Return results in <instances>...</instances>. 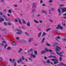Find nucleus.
I'll list each match as a JSON object with an SVG mask.
<instances>
[{"mask_svg":"<svg viewBox=\"0 0 66 66\" xmlns=\"http://www.w3.org/2000/svg\"><path fill=\"white\" fill-rule=\"evenodd\" d=\"M42 13H47V11H45L44 10H43L41 11Z\"/></svg>","mask_w":66,"mask_h":66,"instance_id":"nucleus-21","label":"nucleus"},{"mask_svg":"<svg viewBox=\"0 0 66 66\" xmlns=\"http://www.w3.org/2000/svg\"><path fill=\"white\" fill-rule=\"evenodd\" d=\"M36 6L35 5H34V6H33V8H36Z\"/></svg>","mask_w":66,"mask_h":66,"instance_id":"nucleus-43","label":"nucleus"},{"mask_svg":"<svg viewBox=\"0 0 66 66\" xmlns=\"http://www.w3.org/2000/svg\"><path fill=\"white\" fill-rule=\"evenodd\" d=\"M9 61L10 62H12V63H14L15 62V59H13V60L12 59H9Z\"/></svg>","mask_w":66,"mask_h":66,"instance_id":"nucleus-5","label":"nucleus"},{"mask_svg":"<svg viewBox=\"0 0 66 66\" xmlns=\"http://www.w3.org/2000/svg\"><path fill=\"white\" fill-rule=\"evenodd\" d=\"M32 56L33 57H34V58H35V57H36V56L35 55H33Z\"/></svg>","mask_w":66,"mask_h":66,"instance_id":"nucleus-53","label":"nucleus"},{"mask_svg":"<svg viewBox=\"0 0 66 66\" xmlns=\"http://www.w3.org/2000/svg\"><path fill=\"white\" fill-rule=\"evenodd\" d=\"M63 41H66V38L63 39Z\"/></svg>","mask_w":66,"mask_h":66,"instance_id":"nucleus-55","label":"nucleus"},{"mask_svg":"<svg viewBox=\"0 0 66 66\" xmlns=\"http://www.w3.org/2000/svg\"><path fill=\"white\" fill-rule=\"evenodd\" d=\"M32 50H33V49H32V48H31V49H30V51L31 52V51H32Z\"/></svg>","mask_w":66,"mask_h":66,"instance_id":"nucleus-58","label":"nucleus"},{"mask_svg":"<svg viewBox=\"0 0 66 66\" xmlns=\"http://www.w3.org/2000/svg\"><path fill=\"white\" fill-rule=\"evenodd\" d=\"M27 24V26L30 27V22L29 21H28V23Z\"/></svg>","mask_w":66,"mask_h":66,"instance_id":"nucleus-14","label":"nucleus"},{"mask_svg":"<svg viewBox=\"0 0 66 66\" xmlns=\"http://www.w3.org/2000/svg\"><path fill=\"white\" fill-rule=\"evenodd\" d=\"M12 44L13 46H16V43L15 42H13L12 43Z\"/></svg>","mask_w":66,"mask_h":66,"instance_id":"nucleus-11","label":"nucleus"},{"mask_svg":"<svg viewBox=\"0 0 66 66\" xmlns=\"http://www.w3.org/2000/svg\"><path fill=\"white\" fill-rule=\"evenodd\" d=\"M22 50H23L22 48H19V50L18 51V53H21V51H22Z\"/></svg>","mask_w":66,"mask_h":66,"instance_id":"nucleus-7","label":"nucleus"},{"mask_svg":"<svg viewBox=\"0 0 66 66\" xmlns=\"http://www.w3.org/2000/svg\"><path fill=\"white\" fill-rule=\"evenodd\" d=\"M60 54H63V53H64V51H62V52H60Z\"/></svg>","mask_w":66,"mask_h":66,"instance_id":"nucleus-62","label":"nucleus"},{"mask_svg":"<svg viewBox=\"0 0 66 66\" xmlns=\"http://www.w3.org/2000/svg\"><path fill=\"white\" fill-rule=\"evenodd\" d=\"M49 20H50V21L51 22H53V21L51 20V19Z\"/></svg>","mask_w":66,"mask_h":66,"instance_id":"nucleus-60","label":"nucleus"},{"mask_svg":"<svg viewBox=\"0 0 66 66\" xmlns=\"http://www.w3.org/2000/svg\"><path fill=\"white\" fill-rule=\"evenodd\" d=\"M60 38H61L59 36H58L57 37H56L55 38L56 40H57V42H59V40L58 39H60Z\"/></svg>","mask_w":66,"mask_h":66,"instance_id":"nucleus-8","label":"nucleus"},{"mask_svg":"<svg viewBox=\"0 0 66 66\" xmlns=\"http://www.w3.org/2000/svg\"><path fill=\"white\" fill-rule=\"evenodd\" d=\"M22 21H23V23H24V24H26V22L24 20V19H22Z\"/></svg>","mask_w":66,"mask_h":66,"instance_id":"nucleus-27","label":"nucleus"},{"mask_svg":"<svg viewBox=\"0 0 66 66\" xmlns=\"http://www.w3.org/2000/svg\"><path fill=\"white\" fill-rule=\"evenodd\" d=\"M22 61V58H21L18 61L17 63H20V62H21Z\"/></svg>","mask_w":66,"mask_h":66,"instance_id":"nucleus-9","label":"nucleus"},{"mask_svg":"<svg viewBox=\"0 0 66 66\" xmlns=\"http://www.w3.org/2000/svg\"><path fill=\"white\" fill-rule=\"evenodd\" d=\"M19 38L18 37H16V39H19Z\"/></svg>","mask_w":66,"mask_h":66,"instance_id":"nucleus-63","label":"nucleus"},{"mask_svg":"<svg viewBox=\"0 0 66 66\" xmlns=\"http://www.w3.org/2000/svg\"><path fill=\"white\" fill-rule=\"evenodd\" d=\"M19 29H19H17V31L18 32H16L17 34H18L19 35H21V34H22V30H21V29L20 28V27L19 28Z\"/></svg>","mask_w":66,"mask_h":66,"instance_id":"nucleus-2","label":"nucleus"},{"mask_svg":"<svg viewBox=\"0 0 66 66\" xmlns=\"http://www.w3.org/2000/svg\"><path fill=\"white\" fill-rule=\"evenodd\" d=\"M4 23L5 26H6L7 25V23H6V22H4Z\"/></svg>","mask_w":66,"mask_h":66,"instance_id":"nucleus-38","label":"nucleus"},{"mask_svg":"<svg viewBox=\"0 0 66 66\" xmlns=\"http://www.w3.org/2000/svg\"><path fill=\"white\" fill-rule=\"evenodd\" d=\"M34 20V22L35 23H39V22L38 21L35 20Z\"/></svg>","mask_w":66,"mask_h":66,"instance_id":"nucleus-17","label":"nucleus"},{"mask_svg":"<svg viewBox=\"0 0 66 66\" xmlns=\"http://www.w3.org/2000/svg\"><path fill=\"white\" fill-rule=\"evenodd\" d=\"M20 42H22V43H24L25 42V41L24 40H21Z\"/></svg>","mask_w":66,"mask_h":66,"instance_id":"nucleus-36","label":"nucleus"},{"mask_svg":"<svg viewBox=\"0 0 66 66\" xmlns=\"http://www.w3.org/2000/svg\"><path fill=\"white\" fill-rule=\"evenodd\" d=\"M8 12L9 13H12V11L11 10H9Z\"/></svg>","mask_w":66,"mask_h":66,"instance_id":"nucleus-33","label":"nucleus"},{"mask_svg":"<svg viewBox=\"0 0 66 66\" xmlns=\"http://www.w3.org/2000/svg\"><path fill=\"white\" fill-rule=\"evenodd\" d=\"M45 51H46L47 52H48V50L47 48H45Z\"/></svg>","mask_w":66,"mask_h":66,"instance_id":"nucleus-39","label":"nucleus"},{"mask_svg":"<svg viewBox=\"0 0 66 66\" xmlns=\"http://www.w3.org/2000/svg\"><path fill=\"white\" fill-rule=\"evenodd\" d=\"M7 15L8 17H10V16H11V15H10V14H7Z\"/></svg>","mask_w":66,"mask_h":66,"instance_id":"nucleus-57","label":"nucleus"},{"mask_svg":"<svg viewBox=\"0 0 66 66\" xmlns=\"http://www.w3.org/2000/svg\"><path fill=\"white\" fill-rule=\"evenodd\" d=\"M7 49L8 50H11V47H9L7 48Z\"/></svg>","mask_w":66,"mask_h":66,"instance_id":"nucleus-22","label":"nucleus"},{"mask_svg":"<svg viewBox=\"0 0 66 66\" xmlns=\"http://www.w3.org/2000/svg\"><path fill=\"white\" fill-rule=\"evenodd\" d=\"M40 3H42L43 2V0H41L40 1Z\"/></svg>","mask_w":66,"mask_h":66,"instance_id":"nucleus-47","label":"nucleus"},{"mask_svg":"<svg viewBox=\"0 0 66 66\" xmlns=\"http://www.w3.org/2000/svg\"><path fill=\"white\" fill-rule=\"evenodd\" d=\"M48 51H49V52H52V50L50 49H49L48 50Z\"/></svg>","mask_w":66,"mask_h":66,"instance_id":"nucleus-49","label":"nucleus"},{"mask_svg":"<svg viewBox=\"0 0 66 66\" xmlns=\"http://www.w3.org/2000/svg\"><path fill=\"white\" fill-rule=\"evenodd\" d=\"M55 45H57L58 43L57 42H55L54 43Z\"/></svg>","mask_w":66,"mask_h":66,"instance_id":"nucleus-59","label":"nucleus"},{"mask_svg":"<svg viewBox=\"0 0 66 66\" xmlns=\"http://www.w3.org/2000/svg\"><path fill=\"white\" fill-rule=\"evenodd\" d=\"M0 15H3V13L2 12H0Z\"/></svg>","mask_w":66,"mask_h":66,"instance_id":"nucleus-46","label":"nucleus"},{"mask_svg":"<svg viewBox=\"0 0 66 66\" xmlns=\"http://www.w3.org/2000/svg\"><path fill=\"white\" fill-rule=\"evenodd\" d=\"M45 40V38H43L41 42L42 44H43V43L44 42V41Z\"/></svg>","mask_w":66,"mask_h":66,"instance_id":"nucleus-12","label":"nucleus"},{"mask_svg":"<svg viewBox=\"0 0 66 66\" xmlns=\"http://www.w3.org/2000/svg\"><path fill=\"white\" fill-rule=\"evenodd\" d=\"M59 6L60 7H64V6H65V5L61 4Z\"/></svg>","mask_w":66,"mask_h":66,"instance_id":"nucleus-23","label":"nucleus"},{"mask_svg":"<svg viewBox=\"0 0 66 66\" xmlns=\"http://www.w3.org/2000/svg\"><path fill=\"white\" fill-rule=\"evenodd\" d=\"M18 19L19 20V22L20 24H21V20L19 18H18Z\"/></svg>","mask_w":66,"mask_h":66,"instance_id":"nucleus-26","label":"nucleus"},{"mask_svg":"<svg viewBox=\"0 0 66 66\" xmlns=\"http://www.w3.org/2000/svg\"><path fill=\"white\" fill-rule=\"evenodd\" d=\"M36 11V9H34L32 10V13H34V12H35Z\"/></svg>","mask_w":66,"mask_h":66,"instance_id":"nucleus-19","label":"nucleus"},{"mask_svg":"<svg viewBox=\"0 0 66 66\" xmlns=\"http://www.w3.org/2000/svg\"><path fill=\"white\" fill-rule=\"evenodd\" d=\"M59 60L60 61V62H61V61H62V58L61 56H60L59 57Z\"/></svg>","mask_w":66,"mask_h":66,"instance_id":"nucleus-20","label":"nucleus"},{"mask_svg":"<svg viewBox=\"0 0 66 66\" xmlns=\"http://www.w3.org/2000/svg\"><path fill=\"white\" fill-rule=\"evenodd\" d=\"M7 44H6L4 46V48H5L7 47Z\"/></svg>","mask_w":66,"mask_h":66,"instance_id":"nucleus-40","label":"nucleus"},{"mask_svg":"<svg viewBox=\"0 0 66 66\" xmlns=\"http://www.w3.org/2000/svg\"><path fill=\"white\" fill-rule=\"evenodd\" d=\"M63 16H66V13L63 14Z\"/></svg>","mask_w":66,"mask_h":66,"instance_id":"nucleus-64","label":"nucleus"},{"mask_svg":"<svg viewBox=\"0 0 66 66\" xmlns=\"http://www.w3.org/2000/svg\"><path fill=\"white\" fill-rule=\"evenodd\" d=\"M61 65H62L63 66H66V64L63 63V62H61Z\"/></svg>","mask_w":66,"mask_h":66,"instance_id":"nucleus-24","label":"nucleus"},{"mask_svg":"<svg viewBox=\"0 0 66 66\" xmlns=\"http://www.w3.org/2000/svg\"><path fill=\"white\" fill-rule=\"evenodd\" d=\"M62 25L63 26H64V27H65L66 24L65 23L63 22L62 23Z\"/></svg>","mask_w":66,"mask_h":66,"instance_id":"nucleus-18","label":"nucleus"},{"mask_svg":"<svg viewBox=\"0 0 66 66\" xmlns=\"http://www.w3.org/2000/svg\"><path fill=\"white\" fill-rule=\"evenodd\" d=\"M46 33L45 32H44L43 33L42 35V36L43 37L44 36H45V35H46Z\"/></svg>","mask_w":66,"mask_h":66,"instance_id":"nucleus-29","label":"nucleus"},{"mask_svg":"<svg viewBox=\"0 0 66 66\" xmlns=\"http://www.w3.org/2000/svg\"><path fill=\"white\" fill-rule=\"evenodd\" d=\"M39 22L40 23H42V22H43V21L42 20H39Z\"/></svg>","mask_w":66,"mask_h":66,"instance_id":"nucleus-41","label":"nucleus"},{"mask_svg":"<svg viewBox=\"0 0 66 66\" xmlns=\"http://www.w3.org/2000/svg\"><path fill=\"white\" fill-rule=\"evenodd\" d=\"M48 58H47V57H46V56H45L44 57V59L45 60H47Z\"/></svg>","mask_w":66,"mask_h":66,"instance_id":"nucleus-51","label":"nucleus"},{"mask_svg":"<svg viewBox=\"0 0 66 66\" xmlns=\"http://www.w3.org/2000/svg\"><path fill=\"white\" fill-rule=\"evenodd\" d=\"M61 25L60 24H58L57 26V27H56V29H59L60 28L61 29H63V27L62 26H60Z\"/></svg>","mask_w":66,"mask_h":66,"instance_id":"nucleus-3","label":"nucleus"},{"mask_svg":"<svg viewBox=\"0 0 66 66\" xmlns=\"http://www.w3.org/2000/svg\"><path fill=\"white\" fill-rule=\"evenodd\" d=\"M54 64H57L59 63V61L57 59H56L55 61H54Z\"/></svg>","mask_w":66,"mask_h":66,"instance_id":"nucleus-4","label":"nucleus"},{"mask_svg":"<svg viewBox=\"0 0 66 66\" xmlns=\"http://www.w3.org/2000/svg\"><path fill=\"white\" fill-rule=\"evenodd\" d=\"M46 45V46H51L49 44V43H47Z\"/></svg>","mask_w":66,"mask_h":66,"instance_id":"nucleus-32","label":"nucleus"},{"mask_svg":"<svg viewBox=\"0 0 66 66\" xmlns=\"http://www.w3.org/2000/svg\"><path fill=\"white\" fill-rule=\"evenodd\" d=\"M2 31H7V29H3L2 30Z\"/></svg>","mask_w":66,"mask_h":66,"instance_id":"nucleus-35","label":"nucleus"},{"mask_svg":"<svg viewBox=\"0 0 66 66\" xmlns=\"http://www.w3.org/2000/svg\"><path fill=\"white\" fill-rule=\"evenodd\" d=\"M50 30V28H48L46 29V32H48V31H49Z\"/></svg>","mask_w":66,"mask_h":66,"instance_id":"nucleus-34","label":"nucleus"},{"mask_svg":"<svg viewBox=\"0 0 66 66\" xmlns=\"http://www.w3.org/2000/svg\"><path fill=\"white\" fill-rule=\"evenodd\" d=\"M34 52L35 53L36 55H37V51H34Z\"/></svg>","mask_w":66,"mask_h":66,"instance_id":"nucleus-30","label":"nucleus"},{"mask_svg":"<svg viewBox=\"0 0 66 66\" xmlns=\"http://www.w3.org/2000/svg\"><path fill=\"white\" fill-rule=\"evenodd\" d=\"M33 40V38H30L28 39V42L29 43H31L32 41Z\"/></svg>","mask_w":66,"mask_h":66,"instance_id":"nucleus-6","label":"nucleus"},{"mask_svg":"<svg viewBox=\"0 0 66 66\" xmlns=\"http://www.w3.org/2000/svg\"><path fill=\"white\" fill-rule=\"evenodd\" d=\"M46 62L47 63H48V64L50 63V61H49V60H47L46 61Z\"/></svg>","mask_w":66,"mask_h":66,"instance_id":"nucleus-31","label":"nucleus"},{"mask_svg":"<svg viewBox=\"0 0 66 66\" xmlns=\"http://www.w3.org/2000/svg\"><path fill=\"white\" fill-rule=\"evenodd\" d=\"M2 43H3L4 44H5L6 43V42L5 41H2Z\"/></svg>","mask_w":66,"mask_h":66,"instance_id":"nucleus-48","label":"nucleus"},{"mask_svg":"<svg viewBox=\"0 0 66 66\" xmlns=\"http://www.w3.org/2000/svg\"><path fill=\"white\" fill-rule=\"evenodd\" d=\"M46 52V51H43L41 52V54H44V53H45Z\"/></svg>","mask_w":66,"mask_h":66,"instance_id":"nucleus-10","label":"nucleus"},{"mask_svg":"<svg viewBox=\"0 0 66 66\" xmlns=\"http://www.w3.org/2000/svg\"><path fill=\"white\" fill-rule=\"evenodd\" d=\"M49 2H50V3H51V2H53V1L52 0H51L49 1Z\"/></svg>","mask_w":66,"mask_h":66,"instance_id":"nucleus-42","label":"nucleus"},{"mask_svg":"<svg viewBox=\"0 0 66 66\" xmlns=\"http://www.w3.org/2000/svg\"><path fill=\"white\" fill-rule=\"evenodd\" d=\"M16 62H15L14 63V66H16Z\"/></svg>","mask_w":66,"mask_h":66,"instance_id":"nucleus-54","label":"nucleus"},{"mask_svg":"<svg viewBox=\"0 0 66 66\" xmlns=\"http://www.w3.org/2000/svg\"><path fill=\"white\" fill-rule=\"evenodd\" d=\"M4 20L3 19L1 18L0 19V22H2V21H4Z\"/></svg>","mask_w":66,"mask_h":66,"instance_id":"nucleus-16","label":"nucleus"},{"mask_svg":"<svg viewBox=\"0 0 66 66\" xmlns=\"http://www.w3.org/2000/svg\"><path fill=\"white\" fill-rule=\"evenodd\" d=\"M25 34H26V35H27V36H29V35H30L29 34H28V32H25Z\"/></svg>","mask_w":66,"mask_h":66,"instance_id":"nucleus-28","label":"nucleus"},{"mask_svg":"<svg viewBox=\"0 0 66 66\" xmlns=\"http://www.w3.org/2000/svg\"><path fill=\"white\" fill-rule=\"evenodd\" d=\"M52 56L50 55L48 57V58H51V57H52Z\"/></svg>","mask_w":66,"mask_h":66,"instance_id":"nucleus-45","label":"nucleus"},{"mask_svg":"<svg viewBox=\"0 0 66 66\" xmlns=\"http://www.w3.org/2000/svg\"><path fill=\"white\" fill-rule=\"evenodd\" d=\"M56 59H52V61H55V60Z\"/></svg>","mask_w":66,"mask_h":66,"instance_id":"nucleus-44","label":"nucleus"},{"mask_svg":"<svg viewBox=\"0 0 66 66\" xmlns=\"http://www.w3.org/2000/svg\"><path fill=\"white\" fill-rule=\"evenodd\" d=\"M13 6L15 7H17V5H13Z\"/></svg>","mask_w":66,"mask_h":66,"instance_id":"nucleus-52","label":"nucleus"},{"mask_svg":"<svg viewBox=\"0 0 66 66\" xmlns=\"http://www.w3.org/2000/svg\"><path fill=\"white\" fill-rule=\"evenodd\" d=\"M2 61V58L0 57V61Z\"/></svg>","mask_w":66,"mask_h":66,"instance_id":"nucleus-56","label":"nucleus"},{"mask_svg":"<svg viewBox=\"0 0 66 66\" xmlns=\"http://www.w3.org/2000/svg\"><path fill=\"white\" fill-rule=\"evenodd\" d=\"M22 60H24V57L23 56H22Z\"/></svg>","mask_w":66,"mask_h":66,"instance_id":"nucleus-37","label":"nucleus"},{"mask_svg":"<svg viewBox=\"0 0 66 66\" xmlns=\"http://www.w3.org/2000/svg\"><path fill=\"white\" fill-rule=\"evenodd\" d=\"M41 35H42V32L39 33L38 35V37H40V36H41Z\"/></svg>","mask_w":66,"mask_h":66,"instance_id":"nucleus-13","label":"nucleus"},{"mask_svg":"<svg viewBox=\"0 0 66 66\" xmlns=\"http://www.w3.org/2000/svg\"><path fill=\"white\" fill-rule=\"evenodd\" d=\"M8 25H9V26H11V24L10 23H8Z\"/></svg>","mask_w":66,"mask_h":66,"instance_id":"nucleus-61","label":"nucleus"},{"mask_svg":"<svg viewBox=\"0 0 66 66\" xmlns=\"http://www.w3.org/2000/svg\"><path fill=\"white\" fill-rule=\"evenodd\" d=\"M56 48L55 49L56 53L57 54H58V55H59L60 54L59 53L58 51H60V50L59 49L61 50V48L59 46H56Z\"/></svg>","mask_w":66,"mask_h":66,"instance_id":"nucleus-1","label":"nucleus"},{"mask_svg":"<svg viewBox=\"0 0 66 66\" xmlns=\"http://www.w3.org/2000/svg\"><path fill=\"white\" fill-rule=\"evenodd\" d=\"M58 12L59 13H60L61 12V9H59L58 10Z\"/></svg>","mask_w":66,"mask_h":66,"instance_id":"nucleus-25","label":"nucleus"},{"mask_svg":"<svg viewBox=\"0 0 66 66\" xmlns=\"http://www.w3.org/2000/svg\"><path fill=\"white\" fill-rule=\"evenodd\" d=\"M28 59L29 60H30V61H32V59H31V58L30 57H28Z\"/></svg>","mask_w":66,"mask_h":66,"instance_id":"nucleus-50","label":"nucleus"},{"mask_svg":"<svg viewBox=\"0 0 66 66\" xmlns=\"http://www.w3.org/2000/svg\"><path fill=\"white\" fill-rule=\"evenodd\" d=\"M63 12H66V8H64L62 10Z\"/></svg>","mask_w":66,"mask_h":66,"instance_id":"nucleus-15","label":"nucleus"}]
</instances>
